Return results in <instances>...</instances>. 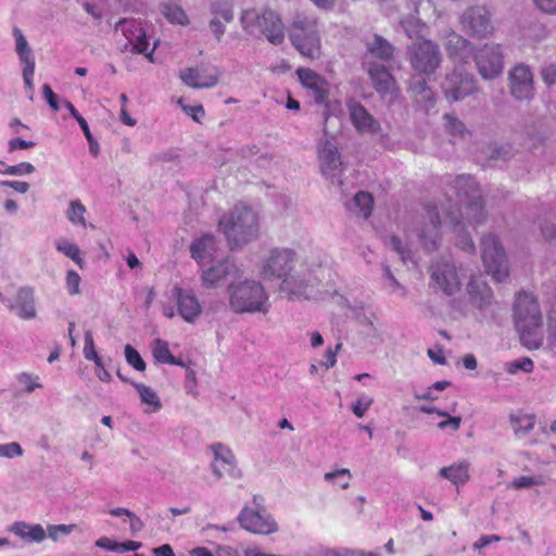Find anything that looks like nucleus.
<instances>
[{
  "label": "nucleus",
  "instance_id": "412c9836",
  "mask_svg": "<svg viewBox=\"0 0 556 556\" xmlns=\"http://www.w3.org/2000/svg\"><path fill=\"white\" fill-rule=\"evenodd\" d=\"M220 71L215 67H188L180 72V79L194 89L212 88L217 85Z\"/></svg>",
  "mask_w": 556,
  "mask_h": 556
},
{
  "label": "nucleus",
  "instance_id": "680f3d73",
  "mask_svg": "<svg viewBox=\"0 0 556 556\" xmlns=\"http://www.w3.org/2000/svg\"><path fill=\"white\" fill-rule=\"evenodd\" d=\"M42 96H43L45 100L47 101V103L49 104V106L53 111H59V109H60L59 97H58V94H55L53 92V90L51 89V87L48 84H45L42 86Z\"/></svg>",
  "mask_w": 556,
  "mask_h": 556
},
{
  "label": "nucleus",
  "instance_id": "c03bdc74",
  "mask_svg": "<svg viewBox=\"0 0 556 556\" xmlns=\"http://www.w3.org/2000/svg\"><path fill=\"white\" fill-rule=\"evenodd\" d=\"M383 288L391 294L406 296V289L397 281L388 265L382 267Z\"/></svg>",
  "mask_w": 556,
  "mask_h": 556
},
{
  "label": "nucleus",
  "instance_id": "f3484780",
  "mask_svg": "<svg viewBox=\"0 0 556 556\" xmlns=\"http://www.w3.org/2000/svg\"><path fill=\"white\" fill-rule=\"evenodd\" d=\"M238 521L244 530L256 534H271L278 531V525L270 515L251 507L241 510Z\"/></svg>",
  "mask_w": 556,
  "mask_h": 556
},
{
  "label": "nucleus",
  "instance_id": "e2e57ef3",
  "mask_svg": "<svg viewBox=\"0 0 556 556\" xmlns=\"http://www.w3.org/2000/svg\"><path fill=\"white\" fill-rule=\"evenodd\" d=\"M541 76L543 81L548 86L556 84V64H547L542 67Z\"/></svg>",
  "mask_w": 556,
  "mask_h": 556
},
{
  "label": "nucleus",
  "instance_id": "4c0bfd02",
  "mask_svg": "<svg viewBox=\"0 0 556 556\" xmlns=\"http://www.w3.org/2000/svg\"><path fill=\"white\" fill-rule=\"evenodd\" d=\"M410 91L413 92L416 102L424 110L432 108L434 101V92L427 86L425 80L417 79L410 85Z\"/></svg>",
  "mask_w": 556,
  "mask_h": 556
},
{
  "label": "nucleus",
  "instance_id": "20e7f679",
  "mask_svg": "<svg viewBox=\"0 0 556 556\" xmlns=\"http://www.w3.org/2000/svg\"><path fill=\"white\" fill-rule=\"evenodd\" d=\"M228 304L235 313H263L269 311V296L262 282L254 279L236 280L227 288Z\"/></svg>",
  "mask_w": 556,
  "mask_h": 556
},
{
  "label": "nucleus",
  "instance_id": "ddd939ff",
  "mask_svg": "<svg viewBox=\"0 0 556 556\" xmlns=\"http://www.w3.org/2000/svg\"><path fill=\"white\" fill-rule=\"evenodd\" d=\"M430 286L445 295L456 294L462 288V277L455 264L451 262L433 264L430 268Z\"/></svg>",
  "mask_w": 556,
  "mask_h": 556
},
{
  "label": "nucleus",
  "instance_id": "13d9d810",
  "mask_svg": "<svg viewBox=\"0 0 556 556\" xmlns=\"http://www.w3.org/2000/svg\"><path fill=\"white\" fill-rule=\"evenodd\" d=\"M35 172V166L28 162H22L16 165L10 166L7 169L9 176H26Z\"/></svg>",
  "mask_w": 556,
  "mask_h": 556
},
{
  "label": "nucleus",
  "instance_id": "1a4fd4ad",
  "mask_svg": "<svg viewBox=\"0 0 556 556\" xmlns=\"http://www.w3.org/2000/svg\"><path fill=\"white\" fill-rule=\"evenodd\" d=\"M422 36L415 38L416 41L409 47V62L419 74L431 75L441 63V53L433 41L425 39Z\"/></svg>",
  "mask_w": 556,
  "mask_h": 556
},
{
  "label": "nucleus",
  "instance_id": "4468645a",
  "mask_svg": "<svg viewBox=\"0 0 556 556\" xmlns=\"http://www.w3.org/2000/svg\"><path fill=\"white\" fill-rule=\"evenodd\" d=\"M115 29L121 31L128 42L132 45L135 52L144 54L150 62H154L153 53L156 43H154L152 49H149L148 34L142 22L135 18H125L116 24Z\"/></svg>",
  "mask_w": 556,
  "mask_h": 556
},
{
  "label": "nucleus",
  "instance_id": "2eb2a0df",
  "mask_svg": "<svg viewBox=\"0 0 556 556\" xmlns=\"http://www.w3.org/2000/svg\"><path fill=\"white\" fill-rule=\"evenodd\" d=\"M365 67L376 91L380 93L382 99L389 104L394 103L400 96V89L387 67L383 64H378L376 61H366Z\"/></svg>",
  "mask_w": 556,
  "mask_h": 556
},
{
  "label": "nucleus",
  "instance_id": "bf43d9fd",
  "mask_svg": "<svg viewBox=\"0 0 556 556\" xmlns=\"http://www.w3.org/2000/svg\"><path fill=\"white\" fill-rule=\"evenodd\" d=\"M389 244L401 256L404 263L413 261L409 250L403 245L402 241L397 237H391Z\"/></svg>",
  "mask_w": 556,
  "mask_h": 556
},
{
  "label": "nucleus",
  "instance_id": "8fccbe9b",
  "mask_svg": "<svg viewBox=\"0 0 556 556\" xmlns=\"http://www.w3.org/2000/svg\"><path fill=\"white\" fill-rule=\"evenodd\" d=\"M372 403L374 399L363 393L358 395L357 399L351 404V410L357 418H362L371 407Z\"/></svg>",
  "mask_w": 556,
  "mask_h": 556
},
{
  "label": "nucleus",
  "instance_id": "bb28decb",
  "mask_svg": "<svg viewBox=\"0 0 556 556\" xmlns=\"http://www.w3.org/2000/svg\"><path fill=\"white\" fill-rule=\"evenodd\" d=\"M12 309L22 319H34L37 315L35 306V292L30 287H22L17 290L15 304Z\"/></svg>",
  "mask_w": 556,
  "mask_h": 556
},
{
  "label": "nucleus",
  "instance_id": "9d476101",
  "mask_svg": "<svg viewBox=\"0 0 556 556\" xmlns=\"http://www.w3.org/2000/svg\"><path fill=\"white\" fill-rule=\"evenodd\" d=\"M241 278H243V270L230 257L215 261L207 268L202 267L201 269V281L206 289L222 286L228 288L230 282Z\"/></svg>",
  "mask_w": 556,
  "mask_h": 556
},
{
  "label": "nucleus",
  "instance_id": "393cba45",
  "mask_svg": "<svg viewBox=\"0 0 556 556\" xmlns=\"http://www.w3.org/2000/svg\"><path fill=\"white\" fill-rule=\"evenodd\" d=\"M350 119L359 134H377L380 130L379 122L358 102H348Z\"/></svg>",
  "mask_w": 556,
  "mask_h": 556
},
{
  "label": "nucleus",
  "instance_id": "39448f33",
  "mask_svg": "<svg viewBox=\"0 0 556 556\" xmlns=\"http://www.w3.org/2000/svg\"><path fill=\"white\" fill-rule=\"evenodd\" d=\"M514 318L523 344L529 349H536L542 340L539 331L543 319L540 305L532 293L522 291L517 294Z\"/></svg>",
  "mask_w": 556,
  "mask_h": 556
},
{
  "label": "nucleus",
  "instance_id": "dca6fc26",
  "mask_svg": "<svg viewBox=\"0 0 556 556\" xmlns=\"http://www.w3.org/2000/svg\"><path fill=\"white\" fill-rule=\"evenodd\" d=\"M460 23L468 34L479 38L490 36L494 31L491 14L485 7L469 8L462 15Z\"/></svg>",
  "mask_w": 556,
  "mask_h": 556
},
{
  "label": "nucleus",
  "instance_id": "5fc2aeb1",
  "mask_svg": "<svg viewBox=\"0 0 556 556\" xmlns=\"http://www.w3.org/2000/svg\"><path fill=\"white\" fill-rule=\"evenodd\" d=\"M24 454V451L20 443H0V457L2 458H14L20 457Z\"/></svg>",
  "mask_w": 556,
  "mask_h": 556
},
{
  "label": "nucleus",
  "instance_id": "aec40b11",
  "mask_svg": "<svg viewBox=\"0 0 556 556\" xmlns=\"http://www.w3.org/2000/svg\"><path fill=\"white\" fill-rule=\"evenodd\" d=\"M318 161L323 175L341 185L339 176L342 170V162L337 147L329 140L320 141L318 144Z\"/></svg>",
  "mask_w": 556,
  "mask_h": 556
},
{
  "label": "nucleus",
  "instance_id": "72a5a7b5",
  "mask_svg": "<svg viewBox=\"0 0 556 556\" xmlns=\"http://www.w3.org/2000/svg\"><path fill=\"white\" fill-rule=\"evenodd\" d=\"M13 37L15 40V51L22 67L36 65L35 55L28 41L22 30L17 27L13 28Z\"/></svg>",
  "mask_w": 556,
  "mask_h": 556
},
{
  "label": "nucleus",
  "instance_id": "0e129e2a",
  "mask_svg": "<svg viewBox=\"0 0 556 556\" xmlns=\"http://www.w3.org/2000/svg\"><path fill=\"white\" fill-rule=\"evenodd\" d=\"M36 65H29L22 67V75L24 80V86L27 91L34 93V75H35Z\"/></svg>",
  "mask_w": 556,
  "mask_h": 556
},
{
  "label": "nucleus",
  "instance_id": "c9c22d12",
  "mask_svg": "<svg viewBox=\"0 0 556 556\" xmlns=\"http://www.w3.org/2000/svg\"><path fill=\"white\" fill-rule=\"evenodd\" d=\"M132 386L139 393L141 403L148 406L144 413L151 414L162 408L161 400L152 388L138 382H134Z\"/></svg>",
  "mask_w": 556,
  "mask_h": 556
},
{
  "label": "nucleus",
  "instance_id": "09e8293b",
  "mask_svg": "<svg viewBox=\"0 0 556 556\" xmlns=\"http://www.w3.org/2000/svg\"><path fill=\"white\" fill-rule=\"evenodd\" d=\"M84 356L86 359L94 362L96 367H102V359L96 351L91 331L85 332Z\"/></svg>",
  "mask_w": 556,
  "mask_h": 556
},
{
  "label": "nucleus",
  "instance_id": "052dcab7",
  "mask_svg": "<svg viewBox=\"0 0 556 556\" xmlns=\"http://www.w3.org/2000/svg\"><path fill=\"white\" fill-rule=\"evenodd\" d=\"M65 283L70 294L74 295L79 293L80 276L75 270L67 271Z\"/></svg>",
  "mask_w": 556,
  "mask_h": 556
},
{
  "label": "nucleus",
  "instance_id": "9b49d317",
  "mask_svg": "<svg viewBox=\"0 0 556 556\" xmlns=\"http://www.w3.org/2000/svg\"><path fill=\"white\" fill-rule=\"evenodd\" d=\"M471 56L480 76L485 80L498 77L504 70V53L500 43L489 42L472 51Z\"/></svg>",
  "mask_w": 556,
  "mask_h": 556
},
{
  "label": "nucleus",
  "instance_id": "5701e85b",
  "mask_svg": "<svg viewBox=\"0 0 556 556\" xmlns=\"http://www.w3.org/2000/svg\"><path fill=\"white\" fill-rule=\"evenodd\" d=\"M176 300L177 313L187 323H194L202 314V306L192 290L175 286L172 290Z\"/></svg>",
  "mask_w": 556,
  "mask_h": 556
},
{
  "label": "nucleus",
  "instance_id": "58836bf2",
  "mask_svg": "<svg viewBox=\"0 0 556 556\" xmlns=\"http://www.w3.org/2000/svg\"><path fill=\"white\" fill-rule=\"evenodd\" d=\"M353 475L348 468H336L325 472V482L338 490H348L351 485Z\"/></svg>",
  "mask_w": 556,
  "mask_h": 556
},
{
  "label": "nucleus",
  "instance_id": "69168bd1",
  "mask_svg": "<svg viewBox=\"0 0 556 556\" xmlns=\"http://www.w3.org/2000/svg\"><path fill=\"white\" fill-rule=\"evenodd\" d=\"M208 27L215 38L219 41L226 30L225 22L217 16H213L210 21Z\"/></svg>",
  "mask_w": 556,
  "mask_h": 556
},
{
  "label": "nucleus",
  "instance_id": "a19ab883",
  "mask_svg": "<svg viewBox=\"0 0 556 556\" xmlns=\"http://www.w3.org/2000/svg\"><path fill=\"white\" fill-rule=\"evenodd\" d=\"M152 354L155 361L161 364L180 365V362L172 355L168 343L162 339H155L153 341Z\"/></svg>",
  "mask_w": 556,
  "mask_h": 556
},
{
  "label": "nucleus",
  "instance_id": "a878e982",
  "mask_svg": "<svg viewBox=\"0 0 556 556\" xmlns=\"http://www.w3.org/2000/svg\"><path fill=\"white\" fill-rule=\"evenodd\" d=\"M427 218L429 224L421 228L419 239L427 251H433L441 239V219L437 206H427Z\"/></svg>",
  "mask_w": 556,
  "mask_h": 556
},
{
  "label": "nucleus",
  "instance_id": "a211bd4d",
  "mask_svg": "<svg viewBox=\"0 0 556 556\" xmlns=\"http://www.w3.org/2000/svg\"><path fill=\"white\" fill-rule=\"evenodd\" d=\"M509 89L517 100H530L534 96L533 74L526 64H517L508 74Z\"/></svg>",
  "mask_w": 556,
  "mask_h": 556
},
{
  "label": "nucleus",
  "instance_id": "6e6d98bb",
  "mask_svg": "<svg viewBox=\"0 0 556 556\" xmlns=\"http://www.w3.org/2000/svg\"><path fill=\"white\" fill-rule=\"evenodd\" d=\"M445 127L453 136H463L465 132V125L452 114H445Z\"/></svg>",
  "mask_w": 556,
  "mask_h": 556
},
{
  "label": "nucleus",
  "instance_id": "423d86ee",
  "mask_svg": "<svg viewBox=\"0 0 556 556\" xmlns=\"http://www.w3.org/2000/svg\"><path fill=\"white\" fill-rule=\"evenodd\" d=\"M241 26L251 35L262 34L273 45L285 40V26L279 14L270 9H250L242 12Z\"/></svg>",
  "mask_w": 556,
  "mask_h": 556
},
{
  "label": "nucleus",
  "instance_id": "774afa93",
  "mask_svg": "<svg viewBox=\"0 0 556 556\" xmlns=\"http://www.w3.org/2000/svg\"><path fill=\"white\" fill-rule=\"evenodd\" d=\"M536 8L546 14H556V0H533Z\"/></svg>",
  "mask_w": 556,
  "mask_h": 556
},
{
  "label": "nucleus",
  "instance_id": "e433bc0d",
  "mask_svg": "<svg viewBox=\"0 0 556 556\" xmlns=\"http://www.w3.org/2000/svg\"><path fill=\"white\" fill-rule=\"evenodd\" d=\"M510 427L518 438L526 437L535 425V417L530 414L516 413L509 416Z\"/></svg>",
  "mask_w": 556,
  "mask_h": 556
},
{
  "label": "nucleus",
  "instance_id": "338daca9",
  "mask_svg": "<svg viewBox=\"0 0 556 556\" xmlns=\"http://www.w3.org/2000/svg\"><path fill=\"white\" fill-rule=\"evenodd\" d=\"M35 144L36 143L34 141H26L21 138H13L9 141L8 151L13 152L15 150H26L35 147Z\"/></svg>",
  "mask_w": 556,
  "mask_h": 556
},
{
  "label": "nucleus",
  "instance_id": "0eeeda50",
  "mask_svg": "<svg viewBox=\"0 0 556 556\" xmlns=\"http://www.w3.org/2000/svg\"><path fill=\"white\" fill-rule=\"evenodd\" d=\"M290 40L304 58L315 60L321 54L320 37L314 17L298 16L290 30Z\"/></svg>",
  "mask_w": 556,
  "mask_h": 556
},
{
  "label": "nucleus",
  "instance_id": "ea45409f",
  "mask_svg": "<svg viewBox=\"0 0 556 556\" xmlns=\"http://www.w3.org/2000/svg\"><path fill=\"white\" fill-rule=\"evenodd\" d=\"M86 213L87 208L79 200H72L68 203V207L65 212V215L70 223L73 224L74 226H80L83 228H86Z\"/></svg>",
  "mask_w": 556,
  "mask_h": 556
},
{
  "label": "nucleus",
  "instance_id": "f03ea898",
  "mask_svg": "<svg viewBox=\"0 0 556 556\" xmlns=\"http://www.w3.org/2000/svg\"><path fill=\"white\" fill-rule=\"evenodd\" d=\"M296 253L291 249H274L263 260L260 275L266 281L279 280V291L290 300L307 296L309 280L295 268Z\"/></svg>",
  "mask_w": 556,
  "mask_h": 556
},
{
  "label": "nucleus",
  "instance_id": "603ef678",
  "mask_svg": "<svg viewBox=\"0 0 556 556\" xmlns=\"http://www.w3.org/2000/svg\"><path fill=\"white\" fill-rule=\"evenodd\" d=\"M125 358L126 362L134 367L138 371H143L146 369V363L138 353L136 349H134L130 344L125 346Z\"/></svg>",
  "mask_w": 556,
  "mask_h": 556
},
{
  "label": "nucleus",
  "instance_id": "f704fd0d",
  "mask_svg": "<svg viewBox=\"0 0 556 556\" xmlns=\"http://www.w3.org/2000/svg\"><path fill=\"white\" fill-rule=\"evenodd\" d=\"M160 5L162 14L168 22L179 25L189 23L186 12L178 4V0H161Z\"/></svg>",
  "mask_w": 556,
  "mask_h": 556
},
{
  "label": "nucleus",
  "instance_id": "b1692460",
  "mask_svg": "<svg viewBox=\"0 0 556 556\" xmlns=\"http://www.w3.org/2000/svg\"><path fill=\"white\" fill-rule=\"evenodd\" d=\"M442 88L450 101H458L476 90V80L472 75L455 71L446 76Z\"/></svg>",
  "mask_w": 556,
  "mask_h": 556
},
{
  "label": "nucleus",
  "instance_id": "3c124183",
  "mask_svg": "<svg viewBox=\"0 0 556 556\" xmlns=\"http://www.w3.org/2000/svg\"><path fill=\"white\" fill-rule=\"evenodd\" d=\"M16 380L23 390L27 393H31L36 389L42 388V384L39 382V377L28 372H21L17 375Z\"/></svg>",
  "mask_w": 556,
  "mask_h": 556
},
{
  "label": "nucleus",
  "instance_id": "79ce46f5",
  "mask_svg": "<svg viewBox=\"0 0 556 556\" xmlns=\"http://www.w3.org/2000/svg\"><path fill=\"white\" fill-rule=\"evenodd\" d=\"M372 204V197L367 192L361 191L355 194L350 210L358 213L363 218H368L371 214Z\"/></svg>",
  "mask_w": 556,
  "mask_h": 556
},
{
  "label": "nucleus",
  "instance_id": "37998d69",
  "mask_svg": "<svg viewBox=\"0 0 556 556\" xmlns=\"http://www.w3.org/2000/svg\"><path fill=\"white\" fill-rule=\"evenodd\" d=\"M54 245L60 253L64 254L65 256L74 261L77 265L83 267L84 260L81 257V252L78 245L64 238L58 239L54 242Z\"/></svg>",
  "mask_w": 556,
  "mask_h": 556
},
{
  "label": "nucleus",
  "instance_id": "c756f323",
  "mask_svg": "<svg viewBox=\"0 0 556 556\" xmlns=\"http://www.w3.org/2000/svg\"><path fill=\"white\" fill-rule=\"evenodd\" d=\"M445 49L451 59L464 63H467L472 54L469 41L453 30L446 36Z\"/></svg>",
  "mask_w": 556,
  "mask_h": 556
},
{
  "label": "nucleus",
  "instance_id": "6e6552de",
  "mask_svg": "<svg viewBox=\"0 0 556 556\" xmlns=\"http://www.w3.org/2000/svg\"><path fill=\"white\" fill-rule=\"evenodd\" d=\"M406 9L412 12L399 16V24L410 39L425 34L427 26L424 18L440 16L438 0H408Z\"/></svg>",
  "mask_w": 556,
  "mask_h": 556
},
{
  "label": "nucleus",
  "instance_id": "a18cd8bd",
  "mask_svg": "<svg viewBox=\"0 0 556 556\" xmlns=\"http://www.w3.org/2000/svg\"><path fill=\"white\" fill-rule=\"evenodd\" d=\"M211 13L225 23H230L233 20V8L228 0H213L211 3Z\"/></svg>",
  "mask_w": 556,
  "mask_h": 556
},
{
  "label": "nucleus",
  "instance_id": "de8ad7c7",
  "mask_svg": "<svg viewBox=\"0 0 556 556\" xmlns=\"http://www.w3.org/2000/svg\"><path fill=\"white\" fill-rule=\"evenodd\" d=\"M504 367H505V370L510 375H515L518 371H523V372L529 374V372L533 371L534 364L531 358L521 357V358H518V359H515L511 362H507Z\"/></svg>",
  "mask_w": 556,
  "mask_h": 556
},
{
  "label": "nucleus",
  "instance_id": "473e14b6",
  "mask_svg": "<svg viewBox=\"0 0 556 556\" xmlns=\"http://www.w3.org/2000/svg\"><path fill=\"white\" fill-rule=\"evenodd\" d=\"M467 291L470 302L482 309L492 303L493 294L491 288L480 278H471Z\"/></svg>",
  "mask_w": 556,
  "mask_h": 556
},
{
  "label": "nucleus",
  "instance_id": "864d4df0",
  "mask_svg": "<svg viewBox=\"0 0 556 556\" xmlns=\"http://www.w3.org/2000/svg\"><path fill=\"white\" fill-rule=\"evenodd\" d=\"M75 528V525H51L48 526L46 533L51 540L58 541L61 536L71 534Z\"/></svg>",
  "mask_w": 556,
  "mask_h": 556
},
{
  "label": "nucleus",
  "instance_id": "49530a36",
  "mask_svg": "<svg viewBox=\"0 0 556 556\" xmlns=\"http://www.w3.org/2000/svg\"><path fill=\"white\" fill-rule=\"evenodd\" d=\"M545 479L543 476H521L516 479H514L509 483V488H513L515 490H521V489H530L532 486L536 485H544Z\"/></svg>",
  "mask_w": 556,
  "mask_h": 556
},
{
  "label": "nucleus",
  "instance_id": "6ab92c4d",
  "mask_svg": "<svg viewBox=\"0 0 556 556\" xmlns=\"http://www.w3.org/2000/svg\"><path fill=\"white\" fill-rule=\"evenodd\" d=\"M212 451L214 453L212 471L217 479L225 477L237 479L241 477V471L237 467L236 457L228 446L222 443H215L212 445Z\"/></svg>",
  "mask_w": 556,
  "mask_h": 556
},
{
  "label": "nucleus",
  "instance_id": "c85d7f7f",
  "mask_svg": "<svg viewBox=\"0 0 556 556\" xmlns=\"http://www.w3.org/2000/svg\"><path fill=\"white\" fill-rule=\"evenodd\" d=\"M438 476L450 481L456 488L464 486L470 480V463L465 459L453 463L442 467L438 471Z\"/></svg>",
  "mask_w": 556,
  "mask_h": 556
},
{
  "label": "nucleus",
  "instance_id": "cd10ccee",
  "mask_svg": "<svg viewBox=\"0 0 556 556\" xmlns=\"http://www.w3.org/2000/svg\"><path fill=\"white\" fill-rule=\"evenodd\" d=\"M191 256L195 262L204 267L210 261H213L216 252V239L213 235H204L195 239L190 247Z\"/></svg>",
  "mask_w": 556,
  "mask_h": 556
},
{
  "label": "nucleus",
  "instance_id": "f257e3e1",
  "mask_svg": "<svg viewBox=\"0 0 556 556\" xmlns=\"http://www.w3.org/2000/svg\"><path fill=\"white\" fill-rule=\"evenodd\" d=\"M453 189L459 201L457 214L454 212H446L453 226V231L457 235L456 244L464 251L471 252L475 245L470 237L464 232L466 219L469 225L475 226L481 223L484 218L482 200L480 190L476 180L469 175H460L453 181Z\"/></svg>",
  "mask_w": 556,
  "mask_h": 556
},
{
  "label": "nucleus",
  "instance_id": "4d7b16f0",
  "mask_svg": "<svg viewBox=\"0 0 556 556\" xmlns=\"http://www.w3.org/2000/svg\"><path fill=\"white\" fill-rule=\"evenodd\" d=\"M342 344L338 343L336 344L334 349L328 348L319 365L323 366L326 370L333 367L337 363V354Z\"/></svg>",
  "mask_w": 556,
  "mask_h": 556
},
{
  "label": "nucleus",
  "instance_id": "2f4dec72",
  "mask_svg": "<svg viewBox=\"0 0 556 556\" xmlns=\"http://www.w3.org/2000/svg\"><path fill=\"white\" fill-rule=\"evenodd\" d=\"M9 531L27 543H40L46 536V530L39 523H27L25 521L13 522Z\"/></svg>",
  "mask_w": 556,
  "mask_h": 556
},
{
  "label": "nucleus",
  "instance_id": "f8f14e48",
  "mask_svg": "<svg viewBox=\"0 0 556 556\" xmlns=\"http://www.w3.org/2000/svg\"><path fill=\"white\" fill-rule=\"evenodd\" d=\"M482 261L486 273L492 278L502 282L508 277V266L504 249L497 238L493 235L485 236L482 239Z\"/></svg>",
  "mask_w": 556,
  "mask_h": 556
},
{
  "label": "nucleus",
  "instance_id": "7c9ffc66",
  "mask_svg": "<svg viewBox=\"0 0 556 556\" xmlns=\"http://www.w3.org/2000/svg\"><path fill=\"white\" fill-rule=\"evenodd\" d=\"M367 52L364 56V63L366 61H389L393 56L394 48L384 38L378 35H374L366 41Z\"/></svg>",
  "mask_w": 556,
  "mask_h": 556
},
{
  "label": "nucleus",
  "instance_id": "4be33fe9",
  "mask_svg": "<svg viewBox=\"0 0 556 556\" xmlns=\"http://www.w3.org/2000/svg\"><path fill=\"white\" fill-rule=\"evenodd\" d=\"M296 74L300 83L316 103L327 102L330 85L323 76L311 68H299Z\"/></svg>",
  "mask_w": 556,
  "mask_h": 556
},
{
  "label": "nucleus",
  "instance_id": "7ed1b4c3",
  "mask_svg": "<svg viewBox=\"0 0 556 556\" xmlns=\"http://www.w3.org/2000/svg\"><path fill=\"white\" fill-rule=\"evenodd\" d=\"M258 229L257 214L245 205H236L218 222V230L225 236L231 249L256 239Z\"/></svg>",
  "mask_w": 556,
  "mask_h": 556
}]
</instances>
